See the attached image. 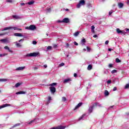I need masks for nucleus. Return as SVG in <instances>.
<instances>
[{
    "label": "nucleus",
    "mask_w": 129,
    "mask_h": 129,
    "mask_svg": "<svg viewBox=\"0 0 129 129\" xmlns=\"http://www.w3.org/2000/svg\"><path fill=\"white\" fill-rule=\"evenodd\" d=\"M14 35L15 36V37H23L22 33H14Z\"/></svg>",
    "instance_id": "11"
},
{
    "label": "nucleus",
    "mask_w": 129,
    "mask_h": 129,
    "mask_svg": "<svg viewBox=\"0 0 129 129\" xmlns=\"http://www.w3.org/2000/svg\"><path fill=\"white\" fill-rule=\"evenodd\" d=\"M1 42H3V43H6V42H7V40L6 39H1L0 40Z\"/></svg>",
    "instance_id": "30"
},
{
    "label": "nucleus",
    "mask_w": 129,
    "mask_h": 129,
    "mask_svg": "<svg viewBox=\"0 0 129 129\" xmlns=\"http://www.w3.org/2000/svg\"><path fill=\"white\" fill-rule=\"evenodd\" d=\"M26 4H27V5H29V6H32V5H34V4H35V1H31Z\"/></svg>",
    "instance_id": "19"
},
{
    "label": "nucleus",
    "mask_w": 129,
    "mask_h": 129,
    "mask_svg": "<svg viewBox=\"0 0 129 129\" xmlns=\"http://www.w3.org/2000/svg\"><path fill=\"white\" fill-rule=\"evenodd\" d=\"M107 83L108 84H110V83H111V81L110 80H108V81H107Z\"/></svg>",
    "instance_id": "47"
},
{
    "label": "nucleus",
    "mask_w": 129,
    "mask_h": 129,
    "mask_svg": "<svg viewBox=\"0 0 129 129\" xmlns=\"http://www.w3.org/2000/svg\"><path fill=\"white\" fill-rule=\"evenodd\" d=\"M87 51H88V52L90 51V48H89L88 46L87 47Z\"/></svg>",
    "instance_id": "48"
},
{
    "label": "nucleus",
    "mask_w": 129,
    "mask_h": 129,
    "mask_svg": "<svg viewBox=\"0 0 129 129\" xmlns=\"http://www.w3.org/2000/svg\"><path fill=\"white\" fill-rule=\"evenodd\" d=\"M94 29H95V27H94V25H93L91 26V32L92 33H94Z\"/></svg>",
    "instance_id": "24"
},
{
    "label": "nucleus",
    "mask_w": 129,
    "mask_h": 129,
    "mask_svg": "<svg viewBox=\"0 0 129 129\" xmlns=\"http://www.w3.org/2000/svg\"><path fill=\"white\" fill-rule=\"evenodd\" d=\"M62 22L65 23V24H68V23H70V20L69 18H66L62 20Z\"/></svg>",
    "instance_id": "4"
},
{
    "label": "nucleus",
    "mask_w": 129,
    "mask_h": 129,
    "mask_svg": "<svg viewBox=\"0 0 129 129\" xmlns=\"http://www.w3.org/2000/svg\"><path fill=\"white\" fill-rule=\"evenodd\" d=\"M66 100H67V99H66V97H62V101L63 102H65V101H66Z\"/></svg>",
    "instance_id": "32"
},
{
    "label": "nucleus",
    "mask_w": 129,
    "mask_h": 129,
    "mask_svg": "<svg viewBox=\"0 0 129 129\" xmlns=\"http://www.w3.org/2000/svg\"><path fill=\"white\" fill-rule=\"evenodd\" d=\"M112 13H113V11L112 10H111V11H110L109 12V16H111V14H112Z\"/></svg>",
    "instance_id": "46"
},
{
    "label": "nucleus",
    "mask_w": 129,
    "mask_h": 129,
    "mask_svg": "<svg viewBox=\"0 0 129 129\" xmlns=\"http://www.w3.org/2000/svg\"><path fill=\"white\" fill-rule=\"evenodd\" d=\"M88 70H91V69H92V66H91V64H90L88 66L87 68Z\"/></svg>",
    "instance_id": "29"
},
{
    "label": "nucleus",
    "mask_w": 129,
    "mask_h": 129,
    "mask_svg": "<svg viewBox=\"0 0 129 129\" xmlns=\"http://www.w3.org/2000/svg\"><path fill=\"white\" fill-rule=\"evenodd\" d=\"M4 49H5V50H8L10 53H13V50H11L10 47H9L8 46H5Z\"/></svg>",
    "instance_id": "9"
},
{
    "label": "nucleus",
    "mask_w": 129,
    "mask_h": 129,
    "mask_svg": "<svg viewBox=\"0 0 129 129\" xmlns=\"http://www.w3.org/2000/svg\"><path fill=\"white\" fill-rule=\"evenodd\" d=\"M21 6H25V3H21Z\"/></svg>",
    "instance_id": "63"
},
{
    "label": "nucleus",
    "mask_w": 129,
    "mask_h": 129,
    "mask_svg": "<svg viewBox=\"0 0 129 129\" xmlns=\"http://www.w3.org/2000/svg\"><path fill=\"white\" fill-rule=\"evenodd\" d=\"M47 12H51V8H49V9H47Z\"/></svg>",
    "instance_id": "54"
},
{
    "label": "nucleus",
    "mask_w": 129,
    "mask_h": 129,
    "mask_svg": "<svg viewBox=\"0 0 129 129\" xmlns=\"http://www.w3.org/2000/svg\"><path fill=\"white\" fill-rule=\"evenodd\" d=\"M81 105H82V103L80 102L74 108V110H76V109H77V108H79V107H80V106H81Z\"/></svg>",
    "instance_id": "12"
},
{
    "label": "nucleus",
    "mask_w": 129,
    "mask_h": 129,
    "mask_svg": "<svg viewBox=\"0 0 129 129\" xmlns=\"http://www.w3.org/2000/svg\"><path fill=\"white\" fill-rule=\"evenodd\" d=\"M108 43H109L108 40H107L105 41V45H107L108 44Z\"/></svg>",
    "instance_id": "52"
},
{
    "label": "nucleus",
    "mask_w": 129,
    "mask_h": 129,
    "mask_svg": "<svg viewBox=\"0 0 129 129\" xmlns=\"http://www.w3.org/2000/svg\"><path fill=\"white\" fill-rule=\"evenodd\" d=\"M32 44H33V45H36L37 44V41H33L32 42Z\"/></svg>",
    "instance_id": "49"
},
{
    "label": "nucleus",
    "mask_w": 129,
    "mask_h": 129,
    "mask_svg": "<svg viewBox=\"0 0 129 129\" xmlns=\"http://www.w3.org/2000/svg\"><path fill=\"white\" fill-rule=\"evenodd\" d=\"M39 52H32L30 53L27 54L25 56L26 57H37L39 55Z\"/></svg>",
    "instance_id": "1"
},
{
    "label": "nucleus",
    "mask_w": 129,
    "mask_h": 129,
    "mask_svg": "<svg viewBox=\"0 0 129 129\" xmlns=\"http://www.w3.org/2000/svg\"><path fill=\"white\" fill-rule=\"evenodd\" d=\"M116 89H117L116 87H114L113 89V91H115V90H116Z\"/></svg>",
    "instance_id": "51"
},
{
    "label": "nucleus",
    "mask_w": 129,
    "mask_h": 129,
    "mask_svg": "<svg viewBox=\"0 0 129 129\" xmlns=\"http://www.w3.org/2000/svg\"><path fill=\"white\" fill-rule=\"evenodd\" d=\"M74 77H77V74L75 73V74H74Z\"/></svg>",
    "instance_id": "55"
},
{
    "label": "nucleus",
    "mask_w": 129,
    "mask_h": 129,
    "mask_svg": "<svg viewBox=\"0 0 129 129\" xmlns=\"http://www.w3.org/2000/svg\"><path fill=\"white\" fill-rule=\"evenodd\" d=\"M16 94L18 95L19 94H26V92L24 91H19L16 93Z\"/></svg>",
    "instance_id": "20"
},
{
    "label": "nucleus",
    "mask_w": 129,
    "mask_h": 129,
    "mask_svg": "<svg viewBox=\"0 0 129 129\" xmlns=\"http://www.w3.org/2000/svg\"><path fill=\"white\" fill-rule=\"evenodd\" d=\"M19 125H21V123H18L17 124H15L14 126H13L11 128H14V127H16V126H19Z\"/></svg>",
    "instance_id": "23"
},
{
    "label": "nucleus",
    "mask_w": 129,
    "mask_h": 129,
    "mask_svg": "<svg viewBox=\"0 0 129 129\" xmlns=\"http://www.w3.org/2000/svg\"><path fill=\"white\" fill-rule=\"evenodd\" d=\"M93 105H94V107H95V106H99V107H101L102 105L99 104V103H95L94 104H93Z\"/></svg>",
    "instance_id": "13"
},
{
    "label": "nucleus",
    "mask_w": 129,
    "mask_h": 129,
    "mask_svg": "<svg viewBox=\"0 0 129 129\" xmlns=\"http://www.w3.org/2000/svg\"><path fill=\"white\" fill-rule=\"evenodd\" d=\"M25 29L26 30H30V31H34V30H36V26L32 25H30L29 27H26Z\"/></svg>",
    "instance_id": "3"
},
{
    "label": "nucleus",
    "mask_w": 129,
    "mask_h": 129,
    "mask_svg": "<svg viewBox=\"0 0 129 129\" xmlns=\"http://www.w3.org/2000/svg\"><path fill=\"white\" fill-rule=\"evenodd\" d=\"M108 50L110 52V51H112V49L111 48H108Z\"/></svg>",
    "instance_id": "57"
},
{
    "label": "nucleus",
    "mask_w": 129,
    "mask_h": 129,
    "mask_svg": "<svg viewBox=\"0 0 129 129\" xmlns=\"http://www.w3.org/2000/svg\"><path fill=\"white\" fill-rule=\"evenodd\" d=\"M7 3H9L10 4H12L13 3V1L12 0H7L6 1Z\"/></svg>",
    "instance_id": "42"
},
{
    "label": "nucleus",
    "mask_w": 129,
    "mask_h": 129,
    "mask_svg": "<svg viewBox=\"0 0 129 129\" xmlns=\"http://www.w3.org/2000/svg\"><path fill=\"white\" fill-rule=\"evenodd\" d=\"M43 67H44V68H47V64H44L43 66Z\"/></svg>",
    "instance_id": "61"
},
{
    "label": "nucleus",
    "mask_w": 129,
    "mask_h": 129,
    "mask_svg": "<svg viewBox=\"0 0 129 129\" xmlns=\"http://www.w3.org/2000/svg\"><path fill=\"white\" fill-rule=\"evenodd\" d=\"M8 81L7 79H0V82H7Z\"/></svg>",
    "instance_id": "22"
},
{
    "label": "nucleus",
    "mask_w": 129,
    "mask_h": 129,
    "mask_svg": "<svg viewBox=\"0 0 129 129\" xmlns=\"http://www.w3.org/2000/svg\"><path fill=\"white\" fill-rule=\"evenodd\" d=\"M35 120H36V119H34L33 120H32L31 121H30V122L25 123V126H27L28 124H31V123H33V122H35Z\"/></svg>",
    "instance_id": "8"
},
{
    "label": "nucleus",
    "mask_w": 129,
    "mask_h": 129,
    "mask_svg": "<svg viewBox=\"0 0 129 129\" xmlns=\"http://www.w3.org/2000/svg\"><path fill=\"white\" fill-rule=\"evenodd\" d=\"M84 116H85V114H83L79 118V120H81V119H82V118H83L84 117Z\"/></svg>",
    "instance_id": "35"
},
{
    "label": "nucleus",
    "mask_w": 129,
    "mask_h": 129,
    "mask_svg": "<svg viewBox=\"0 0 129 129\" xmlns=\"http://www.w3.org/2000/svg\"><path fill=\"white\" fill-rule=\"evenodd\" d=\"M125 30H126V32H129V29L128 28H126Z\"/></svg>",
    "instance_id": "64"
},
{
    "label": "nucleus",
    "mask_w": 129,
    "mask_h": 129,
    "mask_svg": "<svg viewBox=\"0 0 129 129\" xmlns=\"http://www.w3.org/2000/svg\"><path fill=\"white\" fill-rule=\"evenodd\" d=\"M79 31H77V32H75L74 34L75 37H77L78 36V35H79Z\"/></svg>",
    "instance_id": "28"
},
{
    "label": "nucleus",
    "mask_w": 129,
    "mask_h": 129,
    "mask_svg": "<svg viewBox=\"0 0 129 129\" xmlns=\"http://www.w3.org/2000/svg\"><path fill=\"white\" fill-rule=\"evenodd\" d=\"M93 37H94V38H97V35L95 34V35L93 36Z\"/></svg>",
    "instance_id": "56"
},
{
    "label": "nucleus",
    "mask_w": 129,
    "mask_h": 129,
    "mask_svg": "<svg viewBox=\"0 0 129 129\" xmlns=\"http://www.w3.org/2000/svg\"><path fill=\"white\" fill-rule=\"evenodd\" d=\"M12 17L13 18V19H16V20H19L20 19H21V17L17 15H13Z\"/></svg>",
    "instance_id": "16"
},
{
    "label": "nucleus",
    "mask_w": 129,
    "mask_h": 129,
    "mask_svg": "<svg viewBox=\"0 0 129 129\" xmlns=\"http://www.w3.org/2000/svg\"><path fill=\"white\" fill-rule=\"evenodd\" d=\"M18 27H12V29H13V30H14V31H16V30H18Z\"/></svg>",
    "instance_id": "40"
},
{
    "label": "nucleus",
    "mask_w": 129,
    "mask_h": 129,
    "mask_svg": "<svg viewBox=\"0 0 129 129\" xmlns=\"http://www.w3.org/2000/svg\"><path fill=\"white\" fill-rule=\"evenodd\" d=\"M20 85H21V83H17L15 85V87L18 88V87H19V86H20Z\"/></svg>",
    "instance_id": "37"
},
{
    "label": "nucleus",
    "mask_w": 129,
    "mask_h": 129,
    "mask_svg": "<svg viewBox=\"0 0 129 129\" xmlns=\"http://www.w3.org/2000/svg\"><path fill=\"white\" fill-rule=\"evenodd\" d=\"M57 23H63V22H62V21L58 20Z\"/></svg>",
    "instance_id": "59"
},
{
    "label": "nucleus",
    "mask_w": 129,
    "mask_h": 129,
    "mask_svg": "<svg viewBox=\"0 0 129 129\" xmlns=\"http://www.w3.org/2000/svg\"><path fill=\"white\" fill-rule=\"evenodd\" d=\"M56 85H57V84L56 83H53L49 85L50 86H55Z\"/></svg>",
    "instance_id": "36"
},
{
    "label": "nucleus",
    "mask_w": 129,
    "mask_h": 129,
    "mask_svg": "<svg viewBox=\"0 0 129 129\" xmlns=\"http://www.w3.org/2000/svg\"><path fill=\"white\" fill-rule=\"evenodd\" d=\"M74 44L76 45V46H78V43L76 42V41H75L74 42Z\"/></svg>",
    "instance_id": "50"
},
{
    "label": "nucleus",
    "mask_w": 129,
    "mask_h": 129,
    "mask_svg": "<svg viewBox=\"0 0 129 129\" xmlns=\"http://www.w3.org/2000/svg\"><path fill=\"white\" fill-rule=\"evenodd\" d=\"M48 100H49V101H50V100H51V97H48Z\"/></svg>",
    "instance_id": "58"
},
{
    "label": "nucleus",
    "mask_w": 129,
    "mask_h": 129,
    "mask_svg": "<svg viewBox=\"0 0 129 129\" xmlns=\"http://www.w3.org/2000/svg\"><path fill=\"white\" fill-rule=\"evenodd\" d=\"M125 34H126V32L124 30H121V35H125Z\"/></svg>",
    "instance_id": "33"
},
{
    "label": "nucleus",
    "mask_w": 129,
    "mask_h": 129,
    "mask_svg": "<svg viewBox=\"0 0 129 129\" xmlns=\"http://www.w3.org/2000/svg\"><path fill=\"white\" fill-rule=\"evenodd\" d=\"M8 32H5L4 33H1L0 36H5V35H8Z\"/></svg>",
    "instance_id": "38"
},
{
    "label": "nucleus",
    "mask_w": 129,
    "mask_h": 129,
    "mask_svg": "<svg viewBox=\"0 0 129 129\" xmlns=\"http://www.w3.org/2000/svg\"><path fill=\"white\" fill-rule=\"evenodd\" d=\"M86 5H87V8H88V9H90V8L92 7V6L91 5V4L90 3L87 4Z\"/></svg>",
    "instance_id": "26"
},
{
    "label": "nucleus",
    "mask_w": 129,
    "mask_h": 129,
    "mask_svg": "<svg viewBox=\"0 0 129 129\" xmlns=\"http://www.w3.org/2000/svg\"><path fill=\"white\" fill-rule=\"evenodd\" d=\"M71 81L70 79H67L63 81V83H67L69 82V81Z\"/></svg>",
    "instance_id": "27"
},
{
    "label": "nucleus",
    "mask_w": 129,
    "mask_h": 129,
    "mask_svg": "<svg viewBox=\"0 0 129 129\" xmlns=\"http://www.w3.org/2000/svg\"><path fill=\"white\" fill-rule=\"evenodd\" d=\"M81 43L83 46L84 45V44L86 43V40H85V38H83V39H82Z\"/></svg>",
    "instance_id": "18"
},
{
    "label": "nucleus",
    "mask_w": 129,
    "mask_h": 129,
    "mask_svg": "<svg viewBox=\"0 0 129 129\" xmlns=\"http://www.w3.org/2000/svg\"><path fill=\"white\" fill-rule=\"evenodd\" d=\"M15 45L17 47H18V48H21V47H22V44L17 42V41L15 42Z\"/></svg>",
    "instance_id": "10"
},
{
    "label": "nucleus",
    "mask_w": 129,
    "mask_h": 129,
    "mask_svg": "<svg viewBox=\"0 0 129 129\" xmlns=\"http://www.w3.org/2000/svg\"><path fill=\"white\" fill-rule=\"evenodd\" d=\"M118 7L119 9H122V8H123V4H122V3H118Z\"/></svg>",
    "instance_id": "17"
},
{
    "label": "nucleus",
    "mask_w": 129,
    "mask_h": 129,
    "mask_svg": "<svg viewBox=\"0 0 129 129\" xmlns=\"http://www.w3.org/2000/svg\"><path fill=\"white\" fill-rule=\"evenodd\" d=\"M117 72V71L116 70H112L111 72V73H112V74H113L114 73H116Z\"/></svg>",
    "instance_id": "39"
},
{
    "label": "nucleus",
    "mask_w": 129,
    "mask_h": 129,
    "mask_svg": "<svg viewBox=\"0 0 129 129\" xmlns=\"http://www.w3.org/2000/svg\"><path fill=\"white\" fill-rule=\"evenodd\" d=\"M24 41H25V39H21L19 40L18 41V42L20 43V42H24Z\"/></svg>",
    "instance_id": "45"
},
{
    "label": "nucleus",
    "mask_w": 129,
    "mask_h": 129,
    "mask_svg": "<svg viewBox=\"0 0 129 129\" xmlns=\"http://www.w3.org/2000/svg\"><path fill=\"white\" fill-rule=\"evenodd\" d=\"M64 65H65V64L63 62L61 63L60 64V66H64Z\"/></svg>",
    "instance_id": "53"
},
{
    "label": "nucleus",
    "mask_w": 129,
    "mask_h": 129,
    "mask_svg": "<svg viewBox=\"0 0 129 129\" xmlns=\"http://www.w3.org/2000/svg\"><path fill=\"white\" fill-rule=\"evenodd\" d=\"M8 55V53L0 54V57H5V56Z\"/></svg>",
    "instance_id": "31"
},
{
    "label": "nucleus",
    "mask_w": 129,
    "mask_h": 129,
    "mask_svg": "<svg viewBox=\"0 0 129 129\" xmlns=\"http://www.w3.org/2000/svg\"><path fill=\"white\" fill-rule=\"evenodd\" d=\"M117 34H121V30H120V29H119V28H117L116 30Z\"/></svg>",
    "instance_id": "25"
},
{
    "label": "nucleus",
    "mask_w": 129,
    "mask_h": 129,
    "mask_svg": "<svg viewBox=\"0 0 129 129\" xmlns=\"http://www.w3.org/2000/svg\"><path fill=\"white\" fill-rule=\"evenodd\" d=\"M115 61L116 63H120V62H121L120 60L118 58H116Z\"/></svg>",
    "instance_id": "34"
},
{
    "label": "nucleus",
    "mask_w": 129,
    "mask_h": 129,
    "mask_svg": "<svg viewBox=\"0 0 129 129\" xmlns=\"http://www.w3.org/2000/svg\"><path fill=\"white\" fill-rule=\"evenodd\" d=\"M51 49H52V46H48L47 47V50H51Z\"/></svg>",
    "instance_id": "43"
},
{
    "label": "nucleus",
    "mask_w": 129,
    "mask_h": 129,
    "mask_svg": "<svg viewBox=\"0 0 129 129\" xmlns=\"http://www.w3.org/2000/svg\"><path fill=\"white\" fill-rule=\"evenodd\" d=\"M24 69H25V67H20L19 68H17L16 70L17 71H19L20 70H24Z\"/></svg>",
    "instance_id": "15"
},
{
    "label": "nucleus",
    "mask_w": 129,
    "mask_h": 129,
    "mask_svg": "<svg viewBox=\"0 0 129 129\" xmlns=\"http://www.w3.org/2000/svg\"><path fill=\"white\" fill-rule=\"evenodd\" d=\"M49 89L51 93H55V92H56V88L54 87H50Z\"/></svg>",
    "instance_id": "5"
},
{
    "label": "nucleus",
    "mask_w": 129,
    "mask_h": 129,
    "mask_svg": "<svg viewBox=\"0 0 129 129\" xmlns=\"http://www.w3.org/2000/svg\"><path fill=\"white\" fill-rule=\"evenodd\" d=\"M17 31H22V29L21 28H17Z\"/></svg>",
    "instance_id": "60"
},
{
    "label": "nucleus",
    "mask_w": 129,
    "mask_h": 129,
    "mask_svg": "<svg viewBox=\"0 0 129 129\" xmlns=\"http://www.w3.org/2000/svg\"><path fill=\"white\" fill-rule=\"evenodd\" d=\"M112 67H113V64H112L111 63L109 64V65H108L109 68H112Z\"/></svg>",
    "instance_id": "41"
},
{
    "label": "nucleus",
    "mask_w": 129,
    "mask_h": 129,
    "mask_svg": "<svg viewBox=\"0 0 129 129\" xmlns=\"http://www.w3.org/2000/svg\"><path fill=\"white\" fill-rule=\"evenodd\" d=\"M53 47H54V48H57V45L54 44V45H53Z\"/></svg>",
    "instance_id": "62"
},
{
    "label": "nucleus",
    "mask_w": 129,
    "mask_h": 129,
    "mask_svg": "<svg viewBox=\"0 0 129 129\" xmlns=\"http://www.w3.org/2000/svg\"><path fill=\"white\" fill-rule=\"evenodd\" d=\"M85 5V1L81 0L79 1V3L77 5V8L80 9L81 6H84Z\"/></svg>",
    "instance_id": "2"
},
{
    "label": "nucleus",
    "mask_w": 129,
    "mask_h": 129,
    "mask_svg": "<svg viewBox=\"0 0 129 129\" xmlns=\"http://www.w3.org/2000/svg\"><path fill=\"white\" fill-rule=\"evenodd\" d=\"M11 105L10 104H3L1 106H0V109H2V108H4V107H7V106H11Z\"/></svg>",
    "instance_id": "6"
},
{
    "label": "nucleus",
    "mask_w": 129,
    "mask_h": 129,
    "mask_svg": "<svg viewBox=\"0 0 129 129\" xmlns=\"http://www.w3.org/2000/svg\"><path fill=\"white\" fill-rule=\"evenodd\" d=\"M12 27H5L2 30V32L4 31H7L8 30H11Z\"/></svg>",
    "instance_id": "14"
},
{
    "label": "nucleus",
    "mask_w": 129,
    "mask_h": 129,
    "mask_svg": "<svg viewBox=\"0 0 129 129\" xmlns=\"http://www.w3.org/2000/svg\"><path fill=\"white\" fill-rule=\"evenodd\" d=\"M93 108H94V106L93 105V104H92V106L89 107V108L88 111H89V113H91V112H92V111L93 110Z\"/></svg>",
    "instance_id": "7"
},
{
    "label": "nucleus",
    "mask_w": 129,
    "mask_h": 129,
    "mask_svg": "<svg viewBox=\"0 0 129 129\" xmlns=\"http://www.w3.org/2000/svg\"><path fill=\"white\" fill-rule=\"evenodd\" d=\"M104 74H108V71L107 70L104 71Z\"/></svg>",
    "instance_id": "44"
},
{
    "label": "nucleus",
    "mask_w": 129,
    "mask_h": 129,
    "mask_svg": "<svg viewBox=\"0 0 129 129\" xmlns=\"http://www.w3.org/2000/svg\"><path fill=\"white\" fill-rule=\"evenodd\" d=\"M105 96H108L109 95V92L108 91L105 90L104 92Z\"/></svg>",
    "instance_id": "21"
}]
</instances>
